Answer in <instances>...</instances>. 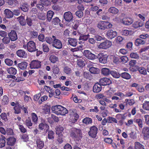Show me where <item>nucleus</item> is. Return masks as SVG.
I'll use <instances>...</instances> for the list:
<instances>
[{
    "mask_svg": "<svg viewBox=\"0 0 149 149\" xmlns=\"http://www.w3.org/2000/svg\"><path fill=\"white\" fill-rule=\"evenodd\" d=\"M111 59L113 63L116 64H118L120 63V59L119 57L113 56Z\"/></svg>",
    "mask_w": 149,
    "mask_h": 149,
    "instance_id": "34",
    "label": "nucleus"
},
{
    "mask_svg": "<svg viewBox=\"0 0 149 149\" xmlns=\"http://www.w3.org/2000/svg\"><path fill=\"white\" fill-rule=\"evenodd\" d=\"M87 67L89 68V71L92 74H97L100 72V70L98 68L92 67L90 64H88Z\"/></svg>",
    "mask_w": 149,
    "mask_h": 149,
    "instance_id": "18",
    "label": "nucleus"
},
{
    "mask_svg": "<svg viewBox=\"0 0 149 149\" xmlns=\"http://www.w3.org/2000/svg\"><path fill=\"white\" fill-rule=\"evenodd\" d=\"M68 42L70 45L74 47L76 46L77 43V40L75 38H70L68 40Z\"/></svg>",
    "mask_w": 149,
    "mask_h": 149,
    "instance_id": "24",
    "label": "nucleus"
},
{
    "mask_svg": "<svg viewBox=\"0 0 149 149\" xmlns=\"http://www.w3.org/2000/svg\"><path fill=\"white\" fill-rule=\"evenodd\" d=\"M60 20L58 17H56L53 18L52 20V22L55 25H57L60 22Z\"/></svg>",
    "mask_w": 149,
    "mask_h": 149,
    "instance_id": "61",
    "label": "nucleus"
},
{
    "mask_svg": "<svg viewBox=\"0 0 149 149\" xmlns=\"http://www.w3.org/2000/svg\"><path fill=\"white\" fill-rule=\"evenodd\" d=\"M48 138L49 140H53L54 139V134L52 130L49 131L48 132Z\"/></svg>",
    "mask_w": 149,
    "mask_h": 149,
    "instance_id": "39",
    "label": "nucleus"
},
{
    "mask_svg": "<svg viewBox=\"0 0 149 149\" xmlns=\"http://www.w3.org/2000/svg\"><path fill=\"white\" fill-rule=\"evenodd\" d=\"M108 56L106 54L100 53L98 54L97 58H98L99 61L102 63L105 64L107 62Z\"/></svg>",
    "mask_w": 149,
    "mask_h": 149,
    "instance_id": "9",
    "label": "nucleus"
},
{
    "mask_svg": "<svg viewBox=\"0 0 149 149\" xmlns=\"http://www.w3.org/2000/svg\"><path fill=\"white\" fill-rule=\"evenodd\" d=\"M99 83L101 86H106L111 84V81L109 78L105 77L102 78L100 79Z\"/></svg>",
    "mask_w": 149,
    "mask_h": 149,
    "instance_id": "16",
    "label": "nucleus"
},
{
    "mask_svg": "<svg viewBox=\"0 0 149 149\" xmlns=\"http://www.w3.org/2000/svg\"><path fill=\"white\" fill-rule=\"evenodd\" d=\"M52 112L57 115H65L68 111L65 107L60 105L53 106L51 107Z\"/></svg>",
    "mask_w": 149,
    "mask_h": 149,
    "instance_id": "1",
    "label": "nucleus"
},
{
    "mask_svg": "<svg viewBox=\"0 0 149 149\" xmlns=\"http://www.w3.org/2000/svg\"><path fill=\"white\" fill-rule=\"evenodd\" d=\"M6 144L8 146H13L15 143L16 139L13 137H10L6 139Z\"/></svg>",
    "mask_w": 149,
    "mask_h": 149,
    "instance_id": "19",
    "label": "nucleus"
},
{
    "mask_svg": "<svg viewBox=\"0 0 149 149\" xmlns=\"http://www.w3.org/2000/svg\"><path fill=\"white\" fill-rule=\"evenodd\" d=\"M42 49L44 52H48L49 50V48L47 45L45 43H43L42 45Z\"/></svg>",
    "mask_w": 149,
    "mask_h": 149,
    "instance_id": "54",
    "label": "nucleus"
},
{
    "mask_svg": "<svg viewBox=\"0 0 149 149\" xmlns=\"http://www.w3.org/2000/svg\"><path fill=\"white\" fill-rule=\"evenodd\" d=\"M144 22L140 20L135 22L132 25V27L135 29L142 26L144 24Z\"/></svg>",
    "mask_w": 149,
    "mask_h": 149,
    "instance_id": "23",
    "label": "nucleus"
},
{
    "mask_svg": "<svg viewBox=\"0 0 149 149\" xmlns=\"http://www.w3.org/2000/svg\"><path fill=\"white\" fill-rule=\"evenodd\" d=\"M31 120L35 124L38 123V118L37 114L34 113H32L31 114Z\"/></svg>",
    "mask_w": 149,
    "mask_h": 149,
    "instance_id": "32",
    "label": "nucleus"
},
{
    "mask_svg": "<svg viewBox=\"0 0 149 149\" xmlns=\"http://www.w3.org/2000/svg\"><path fill=\"white\" fill-rule=\"evenodd\" d=\"M111 71L106 68H102L101 69V73L104 76H108L110 74Z\"/></svg>",
    "mask_w": 149,
    "mask_h": 149,
    "instance_id": "30",
    "label": "nucleus"
},
{
    "mask_svg": "<svg viewBox=\"0 0 149 149\" xmlns=\"http://www.w3.org/2000/svg\"><path fill=\"white\" fill-rule=\"evenodd\" d=\"M130 18H124L122 19V23L125 25H129L130 24Z\"/></svg>",
    "mask_w": 149,
    "mask_h": 149,
    "instance_id": "56",
    "label": "nucleus"
},
{
    "mask_svg": "<svg viewBox=\"0 0 149 149\" xmlns=\"http://www.w3.org/2000/svg\"><path fill=\"white\" fill-rule=\"evenodd\" d=\"M23 47L24 49H26L30 52H35L38 50V49L36 48V44L33 41H29L27 43L26 45H24Z\"/></svg>",
    "mask_w": 149,
    "mask_h": 149,
    "instance_id": "4",
    "label": "nucleus"
},
{
    "mask_svg": "<svg viewBox=\"0 0 149 149\" xmlns=\"http://www.w3.org/2000/svg\"><path fill=\"white\" fill-rule=\"evenodd\" d=\"M9 37L12 41L16 40L17 39V36L16 32L15 30H11L8 34Z\"/></svg>",
    "mask_w": 149,
    "mask_h": 149,
    "instance_id": "17",
    "label": "nucleus"
},
{
    "mask_svg": "<svg viewBox=\"0 0 149 149\" xmlns=\"http://www.w3.org/2000/svg\"><path fill=\"white\" fill-rule=\"evenodd\" d=\"M63 17L66 21L70 22L73 19V17L70 12H65L63 15Z\"/></svg>",
    "mask_w": 149,
    "mask_h": 149,
    "instance_id": "15",
    "label": "nucleus"
},
{
    "mask_svg": "<svg viewBox=\"0 0 149 149\" xmlns=\"http://www.w3.org/2000/svg\"><path fill=\"white\" fill-rule=\"evenodd\" d=\"M18 127L19 129L21 132L24 133L27 132L26 129L21 124L19 125Z\"/></svg>",
    "mask_w": 149,
    "mask_h": 149,
    "instance_id": "64",
    "label": "nucleus"
},
{
    "mask_svg": "<svg viewBox=\"0 0 149 149\" xmlns=\"http://www.w3.org/2000/svg\"><path fill=\"white\" fill-rule=\"evenodd\" d=\"M7 3L11 7H15L16 6L19 4L17 0H7Z\"/></svg>",
    "mask_w": 149,
    "mask_h": 149,
    "instance_id": "21",
    "label": "nucleus"
},
{
    "mask_svg": "<svg viewBox=\"0 0 149 149\" xmlns=\"http://www.w3.org/2000/svg\"><path fill=\"white\" fill-rule=\"evenodd\" d=\"M120 76L123 78L127 79H129L130 78V74L126 72L121 73Z\"/></svg>",
    "mask_w": 149,
    "mask_h": 149,
    "instance_id": "44",
    "label": "nucleus"
},
{
    "mask_svg": "<svg viewBox=\"0 0 149 149\" xmlns=\"http://www.w3.org/2000/svg\"><path fill=\"white\" fill-rule=\"evenodd\" d=\"M70 137L75 141H79L82 137L81 130L75 128H72L70 132Z\"/></svg>",
    "mask_w": 149,
    "mask_h": 149,
    "instance_id": "2",
    "label": "nucleus"
},
{
    "mask_svg": "<svg viewBox=\"0 0 149 149\" xmlns=\"http://www.w3.org/2000/svg\"><path fill=\"white\" fill-rule=\"evenodd\" d=\"M6 138L4 136L1 135L0 137V148H2L4 147L6 145Z\"/></svg>",
    "mask_w": 149,
    "mask_h": 149,
    "instance_id": "27",
    "label": "nucleus"
},
{
    "mask_svg": "<svg viewBox=\"0 0 149 149\" xmlns=\"http://www.w3.org/2000/svg\"><path fill=\"white\" fill-rule=\"evenodd\" d=\"M41 123L38 125L39 129L41 130H46L47 132L49 129V126L45 122V120L42 119L41 121Z\"/></svg>",
    "mask_w": 149,
    "mask_h": 149,
    "instance_id": "12",
    "label": "nucleus"
},
{
    "mask_svg": "<svg viewBox=\"0 0 149 149\" xmlns=\"http://www.w3.org/2000/svg\"><path fill=\"white\" fill-rule=\"evenodd\" d=\"M84 77L89 80H91L92 78V76L89 72H84L83 74Z\"/></svg>",
    "mask_w": 149,
    "mask_h": 149,
    "instance_id": "49",
    "label": "nucleus"
},
{
    "mask_svg": "<svg viewBox=\"0 0 149 149\" xmlns=\"http://www.w3.org/2000/svg\"><path fill=\"white\" fill-rule=\"evenodd\" d=\"M17 55L20 57H24L25 54V52L23 50L19 49L17 51Z\"/></svg>",
    "mask_w": 149,
    "mask_h": 149,
    "instance_id": "40",
    "label": "nucleus"
},
{
    "mask_svg": "<svg viewBox=\"0 0 149 149\" xmlns=\"http://www.w3.org/2000/svg\"><path fill=\"white\" fill-rule=\"evenodd\" d=\"M134 122H136L138 124L139 127L142 128L143 127V122L141 119H137L134 120Z\"/></svg>",
    "mask_w": 149,
    "mask_h": 149,
    "instance_id": "57",
    "label": "nucleus"
},
{
    "mask_svg": "<svg viewBox=\"0 0 149 149\" xmlns=\"http://www.w3.org/2000/svg\"><path fill=\"white\" fill-rule=\"evenodd\" d=\"M79 25V23L78 21H75L72 26V29L73 30H77V29Z\"/></svg>",
    "mask_w": 149,
    "mask_h": 149,
    "instance_id": "59",
    "label": "nucleus"
},
{
    "mask_svg": "<svg viewBox=\"0 0 149 149\" xmlns=\"http://www.w3.org/2000/svg\"><path fill=\"white\" fill-rule=\"evenodd\" d=\"M7 71L10 74L7 75V78H12L13 79L16 78V77L14 75L16 74L17 70L15 68L13 67L8 68L7 69Z\"/></svg>",
    "mask_w": 149,
    "mask_h": 149,
    "instance_id": "6",
    "label": "nucleus"
},
{
    "mask_svg": "<svg viewBox=\"0 0 149 149\" xmlns=\"http://www.w3.org/2000/svg\"><path fill=\"white\" fill-rule=\"evenodd\" d=\"M5 62L6 64L8 66H11L13 63V61L12 60L8 58L5 59Z\"/></svg>",
    "mask_w": 149,
    "mask_h": 149,
    "instance_id": "62",
    "label": "nucleus"
},
{
    "mask_svg": "<svg viewBox=\"0 0 149 149\" xmlns=\"http://www.w3.org/2000/svg\"><path fill=\"white\" fill-rule=\"evenodd\" d=\"M46 42L49 45L52 44V45L54 41V38H53L50 37H46L45 38Z\"/></svg>",
    "mask_w": 149,
    "mask_h": 149,
    "instance_id": "47",
    "label": "nucleus"
},
{
    "mask_svg": "<svg viewBox=\"0 0 149 149\" xmlns=\"http://www.w3.org/2000/svg\"><path fill=\"white\" fill-rule=\"evenodd\" d=\"M140 73L141 74L146 75L147 74L146 69L143 67L139 68L138 70Z\"/></svg>",
    "mask_w": 149,
    "mask_h": 149,
    "instance_id": "50",
    "label": "nucleus"
},
{
    "mask_svg": "<svg viewBox=\"0 0 149 149\" xmlns=\"http://www.w3.org/2000/svg\"><path fill=\"white\" fill-rule=\"evenodd\" d=\"M53 38H54V41L52 45V46L58 49H60L63 47V45L61 41L59 39H57L56 37L53 35Z\"/></svg>",
    "mask_w": 149,
    "mask_h": 149,
    "instance_id": "5",
    "label": "nucleus"
},
{
    "mask_svg": "<svg viewBox=\"0 0 149 149\" xmlns=\"http://www.w3.org/2000/svg\"><path fill=\"white\" fill-rule=\"evenodd\" d=\"M134 145V149H145L144 146L139 142H135Z\"/></svg>",
    "mask_w": 149,
    "mask_h": 149,
    "instance_id": "36",
    "label": "nucleus"
},
{
    "mask_svg": "<svg viewBox=\"0 0 149 149\" xmlns=\"http://www.w3.org/2000/svg\"><path fill=\"white\" fill-rule=\"evenodd\" d=\"M9 102L8 97L6 95H4L3 97L2 102L4 105L7 104Z\"/></svg>",
    "mask_w": 149,
    "mask_h": 149,
    "instance_id": "55",
    "label": "nucleus"
},
{
    "mask_svg": "<svg viewBox=\"0 0 149 149\" xmlns=\"http://www.w3.org/2000/svg\"><path fill=\"white\" fill-rule=\"evenodd\" d=\"M51 107L49 105H47L44 106L43 109V111L45 114H49L50 113Z\"/></svg>",
    "mask_w": 149,
    "mask_h": 149,
    "instance_id": "37",
    "label": "nucleus"
},
{
    "mask_svg": "<svg viewBox=\"0 0 149 149\" xmlns=\"http://www.w3.org/2000/svg\"><path fill=\"white\" fill-rule=\"evenodd\" d=\"M22 10L24 12H27L29 10V6L26 3H24L22 4L20 7Z\"/></svg>",
    "mask_w": 149,
    "mask_h": 149,
    "instance_id": "46",
    "label": "nucleus"
},
{
    "mask_svg": "<svg viewBox=\"0 0 149 149\" xmlns=\"http://www.w3.org/2000/svg\"><path fill=\"white\" fill-rule=\"evenodd\" d=\"M36 143L37 147L40 149L42 148L44 146V142L43 141L41 140L40 139H37Z\"/></svg>",
    "mask_w": 149,
    "mask_h": 149,
    "instance_id": "29",
    "label": "nucleus"
},
{
    "mask_svg": "<svg viewBox=\"0 0 149 149\" xmlns=\"http://www.w3.org/2000/svg\"><path fill=\"white\" fill-rule=\"evenodd\" d=\"M112 45L110 41L107 40L104 42L101 43L98 47L100 49H107L110 47Z\"/></svg>",
    "mask_w": 149,
    "mask_h": 149,
    "instance_id": "10",
    "label": "nucleus"
},
{
    "mask_svg": "<svg viewBox=\"0 0 149 149\" xmlns=\"http://www.w3.org/2000/svg\"><path fill=\"white\" fill-rule=\"evenodd\" d=\"M41 65V62L38 60L32 61L30 64V67L31 69L39 68Z\"/></svg>",
    "mask_w": 149,
    "mask_h": 149,
    "instance_id": "13",
    "label": "nucleus"
},
{
    "mask_svg": "<svg viewBox=\"0 0 149 149\" xmlns=\"http://www.w3.org/2000/svg\"><path fill=\"white\" fill-rule=\"evenodd\" d=\"M82 122L86 125H89L92 123V119L89 117H86L83 119Z\"/></svg>",
    "mask_w": 149,
    "mask_h": 149,
    "instance_id": "41",
    "label": "nucleus"
},
{
    "mask_svg": "<svg viewBox=\"0 0 149 149\" xmlns=\"http://www.w3.org/2000/svg\"><path fill=\"white\" fill-rule=\"evenodd\" d=\"M22 109V107H21L20 104L16 105L13 108L14 110V113L15 114H19L21 112V109Z\"/></svg>",
    "mask_w": 149,
    "mask_h": 149,
    "instance_id": "28",
    "label": "nucleus"
},
{
    "mask_svg": "<svg viewBox=\"0 0 149 149\" xmlns=\"http://www.w3.org/2000/svg\"><path fill=\"white\" fill-rule=\"evenodd\" d=\"M98 129L95 126H91L90 128V131L88 132V135L93 138H95L97 133Z\"/></svg>",
    "mask_w": 149,
    "mask_h": 149,
    "instance_id": "7",
    "label": "nucleus"
},
{
    "mask_svg": "<svg viewBox=\"0 0 149 149\" xmlns=\"http://www.w3.org/2000/svg\"><path fill=\"white\" fill-rule=\"evenodd\" d=\"M17 19L21 25L24 26L26 25V21L24 19V16L21 15L18 17Z\"/></svg>",
    "mask_w": 149,
    "mask_h": 149,
    "instance_id": "26",
    "label": "nucleus"
},
{
    "mask_svg": "<svg viewBox=\"0 0 149 149\" xmlns=\"http://www.w3.org/2000/svg\"><path fill=\"white\" fill-rule=\"evenodd\" d=\"M89 36V35L88 34L85 35L82 34L80 35L79 38V40H83L84 41H86L88 38Z\"/></svg>",
    "mask_w": 149,
    "mask_h": 149,
    "instance_id": "48",
    "label": "nucleus"
},
{
    "mask_svg": "<svg viewBox=\"0 0 149 149\" xmlns=\"http://www.w3.org/2000/svg\"><path fill=\"white\" fill-rule=\"evenodd\" d=\"M28 65V63L25 61H23L17 64L18 67L20 69L24 70L26 69Z\"/></svg>",
    "mask_w": 149,
    "mask_h": 149,
    "instance_id": "25",
    "label": "nucleus"
},
{
    "mask_svg": "<svg viewBox=\"0 0 149 149\" xmlns=\"http://www.w3.org/2000/svg\"><path fill=\"white\" fill-rule=\"evenodd\" d=\"M83 54L89 60H93L97 58V56L93 54L89 50H84Z\"/></svg>",
    "mask_w": 149,
    "mask_h": 149,
    "instance_id": "8",
    "label": "nucleus"
},
{
    "mask_svg": "<svg viewBox=\"0 0 149 149\" xmlns=\"http://www.w3.org/2000/svg\"><path fill=\"white\" fill-rule=\"evenodd\" d=\"M110 74L114 77L116 78H119L120 74L118 72L115 71H111Z\"/></svg>",
    "mask_w": 149,
    "mask_h": 149,
    "instance_id": "43",
    "label": "nucleus"
},
{
    "mask_svg": "<svg viewBox=\"0 0 149 149\" xmlns=\"http://www.w3.org/2000/svg\"><path fill=\"white\" fill-rule=\"evenodd\" d=\"M116 118L118 120H124L125 118V116L123 114L120 113L117 114L116 116Z\"/></svg>",
    "mask_w": 149,
    "mask_h": 149,
    "instance_id": "63",
    "label": "nucleus"
},
{
    "mask_svg": "<svg viewBox=\"0 0 149 149\" xmlns=\"http://www.w3.org/2000/svg\"><path fill=\"white\" fill-rule=\"evenodd\" d=\"M102 89L101 85L98 83H96L93 88V91L94 93H98L100 92Z\"/></svg>",
    "mask_w": 149,
    "mask_h": 149,
    "instance_id": "20",
    "label": "nucleus"
},
{
    "mask_svg": "<svg viewBox=\"0 0 149 149\" xmlns=\"http://www.w3.org/2000/svg\"><path fill=\"white\" fill-rule=\"evenodd\" d=\"M52 71L55 74H58L59 72V69L57 65H54L52 67Z\"/></svg>",
    "mask_w": 149,
    "mask_h": 149,
    "instance_id": "45",
    "label": "nucleus"
},
{
    "mask_svg": "<svg viewBox=\"0 0 149 149\" xmlns=\"http://www.w3.org/2000/svg\"><path fill=\"white\" fill-rule=\"evenodd\" d=\"M143 138L145 140H147L149 139V127H144L142 130Z\"/></svg>",
    "mask_w": 149,
    "mask_h": 149,
    "instance_id": "14",
    "label": "nucleus"
},
{
    "mask_svg": "<svg viewBox=\"0 0 149 149\" xmlns=\"http://www.w3.org/2000/svg\"><path fill=\"white\" fill-rule=\"evenodd\" d=\"M113 25L108 21H100L97 24V27L100 30L104 31L106 29L112 28Z\"/></svg>",
    "mask_w": 149,
    "mask_h": 149,
    "instance_id": "3",
    "label": "nucleus"
},
{
    "mask_svg": "<svg viewBox=\"0 0 149 149\" xmlns=\"http://www.w3.org/2000/svg\"><path fill=\"white\" fill-rule=\"evenodd\" d=\"M108 11L113 14H116L118 13L119 11L118 9L114 7H110L108 9Z\"/></svg>",
    "mask_w": 149,
    "mask_h": 149,
    "instance_id": "38",
    "label": "nucleus"
},
{
    "mask_svg": "<svg viewBox=\"0 0 149 149\" xmlns=\"http://www.w3.org/2000/svg\"><path fill=\"white\" fill-rule=\"evenodd\" d=\"M4 13L6 15V17L7 18H11L13 17V12L8 9H5L4 10Z\"/></svg>",
    "mask_w": 149,
    "mask_h": 149,
    "instance_id": "22",
    "label": "nucleus"
},
{
    "mask_svg": "<svg viewBox=\"0 0 149 149\" xmlns=\"http://www.w3.org/2000/svg\"><path fill=\"white\" fill-rule=\"evenodd\" d=\"M63 71L67 74H69L71 72V69L68 66H65L64 68Z\"/></svg>",
    "mask_w": 149,
    "mask_h": 149,
    "instance_id": "58",
    "label": "nucleus"
},
{
    "mask_svg": "<svg viewBox=\"0 0 149 149\" xmlns=\"http://www.w3.org/2000/svg\"><path fill=\"white\" fill-rule=\"evenodd\" d=\"M54 14V12L52 10H49L48 11L47 14V20L50 22Z\"/></svg>",
    "mask_w": 149,
    "mask_h": 149,
    "instance_id": "35",
    "label": "nucleus"
},
{
    "mask_svg": "<svg viewBox=\"0 0 149 149\" xmlns=\"http://www.w3.org/2000/svg\"><path fill=\"white\" fill-rule=\"evenodd\" d=\"M25 125L28 128L30 129L32 128V126L33 125V123H32L31 120L30 118H28L26 120Z\"/></svg>",
    "mask_w": 149,
    "mask_h": 149,
    "instance_id": "33",
    "label": "nucleus"
},
{
    "mask_svg": "<svg viewBox=\"0 0 149 149\" xmlns=\"http://www.w3.org/2000/svg\"><path fill=\"white\" fill-rule=\"evenodd\" d=\"M135 45L138 46L140 45H143L145 43V41L140 38L137 39L135 41Z\"/></svg>",
    "mask_w": 149,
    "mask_h": 149,
    "instance_id": "51",
    "label": "nucleus"
},
{
    "mask_svg": "<svg viewBox=\"0 0 149 149\" xmlns=\"http://www.w3.org/2000/svg\"><path fill=\"white\" fill-rule=\"evenodd\" d=\"M64 128L61 126L57 127L56 129V134L58 135H62V133L63 132Z\"/></svg>",
    "mask_w": 149,
    "mask_h": 149,
    "instance_id": "42",
    "label": "nucleus"
},
{
    "mask_svg": "<svg viewBox=\"0 0 149 149\" xmlns=\"http://www.w3.org/2000/svg\"><path fill=\"white\" fill-rule=\"evenodd\" d=\"M30 35L31 38H35L37 37L38 34L37 32L33 31L30 32Z\"/></svg>",
    "mask_w": 149,
    "mask_h": 149,
    "instance_id": "52",
    "label": "nucleus"
},
{
    "mask_svg": "<svg viewBox=\"0 0 149 149\" xmlns=\"http://www.w3.org/2000/svg\"><path fill=\"white\" fill-rule=\"evenodd\" d=\"M108 123H117V120L116 118L109 116L108 118Z\"/></svg>",
    "mask_w": 149,
    "mask_h": 149,
    "instance_id": "53",
    "label": "nucleus"
},
{
    "mask_svg": "<svg viewBox=\"0 0 149 149\" xmlns=\"http://www.w3.org/2000/svg\"><path fill=\"white\" fill-rule=\"evenodd\" d=\"M120 63H127L128 60L127 57L126 56H123L120 58Z\"/></svg>",
    "mask_w": 149,
    "mask_h": 149,
    "instance_id": "60",
    "label": "nucleus"
},
{
    "mask_svg": "<svg viewBox=\"0 0 149 149\" xmlns=\"http://www.w3.org/2000/svg\"><path fill=\"white\" fill-rule=\"evenodd\" d=\"M49 60L51 63H55L56 62L58 61V58L55 55H52L50 56Z\"/></svg>",
    "mask_w": 149,
    "mask_h": 149,
    "instance_id": "31",
    "label": "nucleus"
},
{
    "mask_svg": "<svg viewBox=\"0 0 149 149\" xmlns=\"http://www.w3.org/2000/svg\"><path fill=\"white\" fill-rule=\"evenodd\" d=\"M117 34V32L116 31L109 29L107 32L105 36L107 38L111 40L115 38Z\"/></svg>",
    "mask_w": 149,
    "mask_h": 149,
    "instance_id": "11",
    "label": "nucleus"
}]
</instances>
